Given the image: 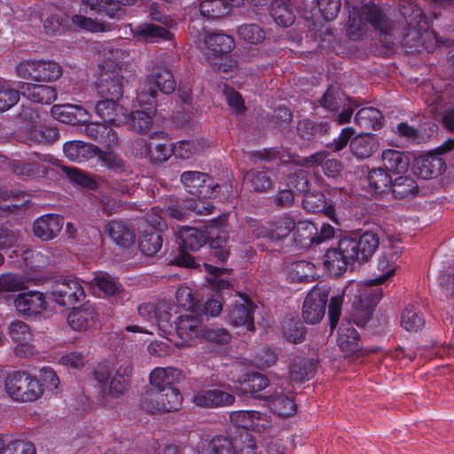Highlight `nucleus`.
Returning a JSON list of instances; mask_svg holds the SVG:
<instances>
[{"label": "nucleus", "mask_w": 454, "mask_h": 454, "mask_svg": "<svg viewBox=\"0 0 454 454\" xmlns=\"http://www.w3.org/2000/svg\"><path fill=\"white\" fill-rule=\"evenodd\" d=\"M21 258L24 262L26 268L31 270H37L43 269L49 264V257L44 255L42 252L27 249L23 251Z\"/></svg>", "instance_id": "69168bd1"}, {"label": "nucleus", "mask_w": 454, "mask_h": 454, "mask_svg": "<svg viewBox=\"0 0 454 454\" xmlns=\"http://www.w3.org/2000/svg\"><path fill=\"white\" fill-rule=\"evenodd\" d=\"M8 168L18 179L22 181L46 177L50 171V168L47 166L21 160H10Z\"/></svg>", "instance_id": "393cba45"}, {"label": "nucleus", "mask_w": 454, "mask_h": 454, "mask_svg": "<svg viewBox=\"0 0 454 454\" xmlns=\"http://www.w3.org/2000/svg\"><path fill=\"white\" fill-rule=\"evenodd\" d=\"M96 91L104 99L118 100L122 96L121 80L114 74H104L96 82Z\"/></svg>", "instance_id": "a19ab883"}, {"label": "nucleus", "mask_w": 454, "mask_h": 454, "mask_svg": "<svg viewBox=\"0 0 454 454\" xmlns=\"http://www.w3.org/2000/svg\"><path fill=\"white\" fill-rule=\"evenodd\" d=\"M399 11L403 21L391 20L384 11L372 3L360 8L353 7L349 12L347 32L352 40L360 39L370 24L379 33L380 41L387 47L402 46L408 52L431 51L430 38L436 35L429 30L424 11L410 0H400Z\"/></svg>", "instance_id": "f257e3e1"}, {"label": "nucleus", "mask_w": 454, "mask_h": 454, "mask_svg": "<svg viewBox=\"0 0 454 454\" xmlns=\"http://www.w3.org/2000/svg\"><path fill=\"white\" fill-rule=\"evenodd\" d=\"M94 281L98 288L107 296L117 295L123 290L122 285L108 274L98 275Z\"/></svg>", "instance_id": "0e129e2a"}, {"label": "nucleus", "mask_w": 454, "mask_h": 454, "mask_svg": "<svg viewBox=\"0 0 454 454\" xmlns=\"http://www.w3.org/2000/svg\"><path fill=\"white\" fill-rule=\"evenodd\" d=\"M444 168L445 161L436 153L419 156L412 164L413 173L423 179L435 178L443 172Z\"/></svg>", "instance_id": "4be33fe9"}, {"label": "nucleus", "mask_w": 454, "mask_h": 454, "mask_svg": "<svg viewBox=\"0 0 454 454\" xmlns=\"http://www.w3.org/2000/svg\"><path fill=\"white\" fill-rule=\"evenodd\" d=\"M243 180L249 188L256 192L269 191L273 184L271 171L268 168H256L246 171Z\"/></svg>", "instance_id": "e433bc0d"}, {"label": "nucleus", "mask_w": 454, "mask_h": 454, "mask_svg": "<svg viewBox=\"0 0 454 454\" xmlns=\"http://www.w3.org/2000/svg\"><path fill=\"white\" fill-rule=\"evenodd\" d=\"M256 417L254 411H235L230 413L231 422L239 428L242 429L240 437H245V432L254 427V419Z\"/></svg>", "instance_id": "052dcab7"}, {"label": "nucleus", "mask_w": 454, "mask_h": 454, "mask_svg": "<svg viewBox=\"0 0 454 454\" xmlns=\"http://www.w3.org/2000/svg\"><path fill=\"white\" fill-rule=\"evenodd\" d=\"M73 309L67 317V323L73 330L86 331L98 320V313L91 304L85 303L77 309L74 307Z\"/></svg>", "instance_id": "c85d7f7f"}, {"label": "nucleus", "mask_w": 454, "mask_h": 454, "mask_svg": "<svg viewBox=\"0 0 454 454\" xmlns=\"http://www.w3.org/2000/svg\"><path fill=\"white\" fill-rule=\"evenodd\" d=\"M318 101L322 107L332 113H337L344 103L339 89L333 86H329Z\"/></svg>", "instance_id": "bf43d9fd"}, {"label": "nucleus", "mask_w": 454, "mask_h": 454, "mask_svg": "<svg viewBox=\"0 0 454 454\" xmlns=\"http://www.w3.org/2000/svg\"><path fill=\"white\" fill-rule=\"evenodd\" d=\"M380 245L378 234L372 231L355 232L341 238L336 247L325 254L324 264L330 274L342 275L348 265L355 262H366L376 252Z\"/></svg>", "instance_id": "f03ea898"}, {"label": "nucleus", "mask_w": 454, "mask_h": 454, "mask_svg": "<svg viewBox=\"0 0 454 454\" xmlns=\"http://www.w3.org/2000/svg\"><path fill=\"white\" fill-rule=\"evenodd\" d=\"M378 146L375 137L368 132L355 137L349 144L351 153L358 159L371 157L377 151Z\"/></svg>", "instance_id": "37998d69"}, {"label": "nucleus", "mask_w": 454, "mask_h": 454, "mask_svg": "<svg viewBox=\"0 0 454 454\" xmlns=\"http://www.w3.org/2000/svg\"><path fill=\"white\" fill-rule=\"evenodd\" d=\"M383 168L392 176L401 175L408 170L410 159L404 153L394 149L382 152Z\"/></svg>", "instance_id": "58836bf2"}, {"label": "nucleus", "mask_w": 454, "mask_h": 454, "mask_svg": "<svg viewBox=\"0 0 454 454\" xmlns=\"http://www.w3.org/2000/svg\"><path fill=\"white\" fill-rule=\"evenodd\" d=\"M176 81L173 74L165 67L156 66L151 74L145 75L139 82L137 92L140 98H154L157 102L158 92L169 95L176 90Z\"/></svg>", "instance_id": "1a4fd4ad"}, {"label": "nucleus", "mask_w": 454, "mask_h": 454, "mask_svg": "<svg viewBox=\"0 0 454 454\" xmlns=\"http://www.w3.org/2000/svg\"><path fill=\"white\" fill-rule=\"evenodd\" d=\"M140 402L141 408L147 413L172 412L182 407L183 396L176 387H167L164 391L147 389Z\"/></svg>", "instance_id": "0eeeda50"}, {"label": "nucleus", "mask_w": 454, "mask_h": 454, "mask_svg": "<svg viewBox=\"0 0 454 454\" xmlns=\"http://www.w3.org/2000/svg\"><path fill=\"white\" fill-rule=\"evenodd\" d=\"M337 344L347 354H353L362 348L360 334L349 322L342 323L338 329Z\"/></svg>", "instance_id": "c9c22d12"}, {"label": "nucleus", "mask_w": 454, "mask_h": 454, "mask_svg": "<svg viewBox=\"0 0 454 454\" xmlns=\"http://www.w3.org/2000/svg\"><path fill=\"white\" fill-rule=\"evenodd\" d=\"M239 4L240 0H201L199 10L203 17L216 20L230 13Z\"/></svg>", "instance_id": "f704fd0d"}, {"label": "nucleus", "mask_w": 454, "mask_h": 454, "mask_svg": "<svg viewBox=\"0 0 454 454\" xmlns=\"http://www.w3.org/2000/svg\"><path fill=\"white\" fill-rule=\"evenodd\" d=\"M382 114L375 107H364L355 115V123L365 129L379 130L382 128Z\"/></svg>", "instance_id": "8fccbe9b"}, {"label": "nucleus", "mask_w": 454, "mask_h": 454, "mask_svg": "<svg viewBox=\"0 0 454 454\" xmlns=\"http://www.w3.org/2000/svg\"><path fill=\"white\" fill-rule=\"evenodd\" d=\"M27 281L20 273L5 272L0 274V294L14 293L27 288Z\"/></svg>", "instance_id": "864d4df0"}, {"label": "nucleus", "mask_w": 454, "mask_h": 454, "mask_svg": "<svg viewBox=\"0 0 454 454\" xmlns=\"http://www.w3.org/2000/svg\"><path fill=\"white\" fill-rule=\"evenodd\" d=\"M389 192L395 199H408L418 194L419 185L413 177L401 174L393 176Z\"/></svg>", "instance_id": "79ce46f5"}, {"label": "nucleus", "mask_w": 454, "mask_h": 454, "mask_svg": "<svg viewBox=\"0 0 454 454\" xmlns=\"http://www.w3.org/2000/svg\"><path fill=\"white\" fill-rule=\"evenodd\" d=\"M402 326L409 332H417L425 325V320L418 309L413 306L404 309L401 317Z\"/></svg>", "instance_id": "6e6d98bb"}, {"label": "nucleus", "mask_w": 454, "mask_h": 454, "mask_svg": "<svg viewBox=\"0 0 454 454\" xmlns=\"http://www.w3.org/2000/svg\"><path fill=\"white\" fill-rule=\"evenodd\" d=\"M314 264L307 261H298L293 263L290 276L297 282H310L314 279Z\"/></svg>", "instance_id": "13d9d810"}, {"label": "nucleus", "mask_w": 454, "mask_h": 454, "mask_svg": "<svg viewBox=\"0 0 454 454\" xmlns=\"http://www.w3.org/2000/svg\"><path fill=\"white\" fill-rule=\"evenodd\" d=\"M0 454H36V450L33 442L26 440L5 442L3 439Z\"/></svg>", "instance_id": "680f3d73"}, {"label": "nucleus", "mask_w": 454, "mask_h": 454, "mask_svg": "<svg viewBox=\"0 0 454 454\" xmlns=\"http://www.w3.org/2000/svg\"><path fill=\"white\" fill-rule=\"evenodd\" d=\"M16 309L24 317L40 315L47 307L45 295L38 291L20 293L14 300Z\"/></svg>", "instance_id": "aec40b11"}, {"label": "nucleus", "mask_w": 454, "mask_h": 454, "mask_svg": "<svg viewBox=\"0 0 454 454\" xmlns=\"http://www.w3.org/2000/svg\"><path fill=\"white\" fill-rule=\"evenodd\" d=\"M204 266L206 271L211 276L208 281L216 292L221 293L232 288L231 281L228 278H222L223 273L229 271L228 269L219 268L207 263H204Z\"/></svg>", "instance_id": "4d7b16f0"}, {"label": "nucleus", "mask_w": 454, "mask_h": 454, "mask_svg": "<svg viewBox=\"0 0 454 454\" xmlns=\"http://www.w3.org/2000/svg\"><path fill=\"white\" fill-rule=\"evenodd\" d=\"M330 128L327 121L316 122L310 119H302L297 123L296 132L303 141L325 144L323 137L329 132Z\"/></svg>", "instance_id": "bb28decb"}, {"label": "nucleus", "mask_w": 454, "mask_h": 454, "mask_svg": "<svg viewBox=\"0 0 454 454\" xmlns=\"http://www.w3.org/2000/svg\"><path fill=\"white\" fill-rule=\"evenodd\" d=\"M137 100L141 109L127 114V122H129L137 132L145 133L153 126V118L157 111V102L153 97L141 98L138 92H137Z\"/></svg>", "instance_id": "dca6fc26"}, {"label": "nucleus", "mask_w": 454, "mask_h": 454, "mask_svg": "<svg viewBox=\"0 0 454 454\" xmlns=\"http://www.w3.org/2000/svg\"><path fill=\"white\" fill-rule=\"evenodd\" d=\"M316 365L312 360L297 358L289 369V380L295 383L309 380L315 373Z\"/></svg>", "instance_id": "09e8293b"}, {"label": "nucleus", "mask_w": 454, "mask_h": 454, "mask_svg": "<svg viewBox=\"0 0 454 454\" xmlns=\"http://www.w3.org/2000/svg\"><path fill=\"white\" fill-rule=\"evenodd\" d=\"M283 338L294 344L301 343L307 334V329L298 318H288L283 321L281 325Z\"/></svg>", "instance_id": "603ef678"}, {"label": "nucleus", "mask_w": 454, "mask_h": 454, "mask_svg": "<svg viewBox=\"0 0 454 454\" xmlns=\"http://www.w3.org/2000/svg\"><path fill=\"white\" fill-rule=\"evenodd\" d=\"M394 273L395 268L390 267L379 278L369 279L368 286L361 290L358 294L354 296L353 307L356 310L364 312L367 316H370L383 295V292L380 287L372 288V286L382 284L387 278L393 276Z\"/></svg>", "instance_id": "9b49d317"}, {"label": "nucleus", "mask_w": 454, "mask_h": 454, "mask_svg": "<svg viewBox=\"0 0 454 454\" xmlns=\"http://www.w3.org/2000/svg\"><path fill=\"white\" fill-rule=\"evenodd\" d=\"M94 108L97 115L104 122H108L114 127L127 123V113H123V107L117 103V100L109 98L99 100Z\"/></svg>", "instance_id": "5701e85b"}, {"label": "nucleus", "mask_w": 454, "mask_h": 454, "mask_svg": "<svg viewBox=\"0 0 454 454\" xmlns=\"http://www.w3.org/2000/svg\"><path fill=\"white\" fill-rule=\"evenodd\" d=\"M184 378L183 372L175 367H156L149 374V381L155 391H164L167 387H175Z\"/></svg>", "instance_id": "cd10ccee"}, {"label": "nucleus", "mask_w": 454, "mask_h": 454, "mask_svg": "<svg viewBox=\"0 0 454 454\" xmlns=\"http://www.w3.org/2000/svg\"><path fill=\"white\" fill-rule=\"evenodd\" d=\"M303 208L308 212L312 213H324L325 216L336 222L335 207L330 201H327L326 196L322 192L309 191L303 195L302 200Z\"/></svg>", "instance_id": "473e14b6"}, {"label": "nucleus", "mask_w": 454, "mask_h": 454, "mask_svg": "<svg viewBox=\"0 0 454 454\" xmlns=\"http://www.w3.org/2000/svg\"><path fill=\"white\" fill-rule=\"evenodd\" d=\"M51 111L56 120L70 125L83 124L89 117V114L85 109L71 104L54 105Z\"/></svg>", "instance_id": "7c9ffc66"}, {"label": "nucleus", "mask_w": 454, "mask_h": 454, "mask_svg": "<svg viewBox=\"0 0 454 454\" xmlns=\"http://www.w3.org/2000/svg\"><path fill=\"white\" fill-rule=\"evenodd\" d=\"M199 454H236L235 441L223 435H215L201 442Z\"/></svg>", "instance_id": "a18cd8bd"}, {"label": "nucleus", "mask_w": 454, "mask_h": 454, "mask_svg": "<svg viewBox=\"0 0 454 454\" xmlns=\"http://www.w3.org/2000/svg\"><path fill=\"white\" fill-rule=\"evenodd\" d=\"M15 73L25 80L51 82L61 76L62 67L54 60L26 59L15 66Z\"/></svg>", "instance_id": "6e6552de"}, {"label": "nucleus", "mask_w": 454, "mask_h": 454, "mask_svg": "<svg viewBox=\"0 0 454 454\" xmlns=\"http://www.w3.org/2000/svg\"><path fill=\"white\" fill-rule=\"evenodd\" d=\"M241 386L245 392L249 393L250 396L254 399L266 401V396L269 393H271L270 389L262 393L270 385L269 379L260 372L247 374Z\"/></svg>", "instance_id": "4c0bfd02"}, {"label": "nucleus", "mask_w": 454, "mask_h": 454, "mask_svg": "<svg viewBox=\"0 0 454 454\" xmlns=\"http://www.w3.org/2000/svg\"><path fill=\"white\" fill-rule=\"evenodd\" d=\"M205 44L207 50L215 57H223L230 53L235 47L234 40L231 36L222 34L213 33L205 39Z\"/></svg>", "instance_id": "49530a36"}, {"label": "nucleus", "mask_w": 454, "mask_h": 454, "mask_svg": "<svg viewBox=\"0 0 454 454\" xmlns=\"http://www.w3.org/2000/svg\"><path fill=\"white\" fill-rule=\"evenodd\" d=\"M228 218L225 215L213 218L208 224L202 228L184 227L179 232L180 247L195 252L206 244L209 245L210 254L217 262H224L229 255L227 246L229 237L224 228Z\"/></svg>", "instance_id": "7ed1b4c3"}, {"label": "nucleus", "mask_w": 454, "mask_h": 454, "mask_svg": "<svg viewBox=\"0 0 454 454\" xmlns=\"http://www.w3.org/2000/svg\"><path fill=\"white\" fill-rule=\"evenodd\" d=\"M7 395L16 402H34L43 393L36 377L27 372L14 371L8 374L4 381Z\"/></svg>", "instance_id": "423d86ee"}, {"label": "nucleus", "mask_w": 454, "mask_h": 454, "mask_svg": "<svg viewBox=\"0 0 454 454\" xmlns=\"http://www.w3.org/2000/svg\"><path fill=\"white\" fill-rule=\"evenodd\" d=\"M100 150L98 146L81 140L66 142L63 145V153L71 161L82 163L96 156Z\"/></svg>", "instance_id": "2f4dec72"}, {"label": "nucleus", "mask_w": 454, "mask_h": 454, "mask_svg": "<svg viewBox=\"0 0 454 454\" xmlns=\"http://www.w3.org/2000/svg\"><path fill=\"white\" fill-rule=\"evenodd\" d=\"M138 315L146 321L155 323L159 326L160 319L164 314H170L164 304L145 302L137 308Z\"/></svg>", "instance_id": "5fc2aeb1"}, {"label": "nucleus", "mask_w": 454, "mask_h": 454, "mask_svg": "<svg viewBox=\"0 0 454 454\" xmlns=\"http://www.w3.org/2000/svg\"><path fill=\"white\" fill-rule=\"evenodd\" d=\"M393 176L383 168H373L367 176L368 191L375 195H381L390 191Z\"/></svg>", "instance_id": "c03bdc74"}, {"label": "nucleus", "mask_w": 454, "mask_h": 454, "mask_svg": "<svg viewBox=\"0 0 454 454\" xmlns=\"http://www.w3.org/2000/svg\"><path fill=\"white\" fill-rule=\"evenodd\" d=\"M64 217L57 214H46L35 220L34 235L43 241L55 239L62 230Z\"/></svg>", "instance_id": "412c9836"}, {"label": "nucleus", "mask_w": 454, "mask_h": 454, "mask_svg": "<svg viewBox=\"0 0 454 454\" xmlns=\"http://www.w3.org/2000/svg\"><path fill=\"white\" fill-rule=\"evenodd\" d=\"M136 0H82L81 11L87 14H105L110 19L120 20L124 14V6Z\"/></svg>", "instance_id": "f3484780"}, {"label": "nucleus", "mask_w": 454, "mask_h": 454, "mask_svg": "<svg viewBox=\"0 0 454 454\" xmlns=\"http://www.w3.org/2000/svg\"><path fill=\"white\" fill-rule=\"evenodd\" d=\"M9 333L12 340L17 343L16 353L24 355L32 354L34 347L31 345L32 333L29 326L23 321L16 320L9 326Z\"/></svg>", "instance_id": "72a5a7b5"}, {"label": "nucleus", "mask_w": 454, "mask_h": 454, "mask_svg": "<svg viewBox=\"0 0 454 454\" xmlns=\"http://www.w3.org/2000/svg\"><path fill=\"white\" fill-rule=\"evenodd\" d=\"M113 371L109 363H101L94 370V380L103 398L106 395L118 398L127 391L133 371L132 364L125 361L114 375Z\"/></svg>", "instance_id": "20e7f679"}, {"label": "nucleus", "mask_w": 454, "mask_h": 454, "mask_svg": "<svg viewBox=\"0 0 454 454\" xmlns=\"http://www.w3.org/2000/svg\"><path fill=\"white\" fill-rule=\"evenodd\" d=\"M160 319L159 329L166 335L170 336L169 340L175 341L176 347L192 346L196 340L200 339L203 324L201 320L192 315H181L174 321H170L171 315L164 314Z\"/></svg>", "instance_id": "39448f33"}, {"label": "nucleus", "mask_w": 454, "mask_h": 454, "mask_svg": "<svg viewBox=\"0 0 454 454\" xmlns=\"http://www.w3.org/2000/svg\"><path fill=\"white\" fill-rule=\"evenodd\" d=\"M294 231L296 235V239L300 242L314 245V238L317 234V227L315 223L309 221L296 222Z\"/></svg>", "instance_id": "338daca9"}, {"label": "nucleus", "mask_w": 454, "mask_h": 454, "mask_svg": "<svg viewBox=\"0 0 454 454\" xmlns=\"http://www.w3.org/2000/svg\"><path fill=\"white\" fill-rule=\"evenodd\" d=\"M180 179L185 191L199 199L215 198L221 192V185L203 172L184 171Z\"/></svg>", "instance_id": "9d476101"}, {"label": "nucleus", "mask_w": 454, "mask_h": 454, "mask_svg": "<svg viewBox=\"0 0 454 454\" xmlns=\"http://www.w3.org/2000/svg\"><path fill=\"white\" fill-rule=\"evenodd\" d=\"M269 408L279 417L294 416L297 411V405L292 393L284 394L283 391H273L266 396Z\"/></svg>", "instance_id": "c756f323"}, {"label": "nucleus", "mask_w": 454, "mask_h": 454, "mask_svg": "<svg viewBox=\"0 0 454 454\" xmlns=\"http://www.w3.org/2000/svg\"><path fill=\"white\" fill-rule=\"evenodd\" d=\"M114 126L108 122L89 121L83 122L82 131L86 137L106 147L113 148L118 145L117 133Z\"/></svg>", "instance_id": "6ab92c4d"}, {"label": "nucleus", "mask_w": 454, "mask_h": 454, "mask_svg": "<svg viewBox=\"0 0 454 454\" xmlns=\"http://www.w3.org/2000/svg\"><path fill=\"white\" fill-rule=\"evenodd\" d=\"M18 88L20 95L34 103L50 105L57 98L56 89L52 86L19 82Z\"/></svg>", "instance_id": "b1692460"}, {"label": "nucleus", "mask_w": 454, "mask_h": 454, "mask_svg": "<svg viewBox=\"0 0 454 454\" xmlns=\"http://www.w3.org/2000/svg\"><path fill=\"white\" fill-rule=\"evenodd\" d=\"M161 217H156L152 224L142 231L139 239V248L146 256H153L162 247V236L156 227L160 229Z\"/></svg>", "instance_id": "a878e982"}, {"label": "nucleus", "mask_w": 454, "mask_h": 454, "mask_svg": "<svg viewBox=\"0 0 454 454\" xmlns=\"http://www.w3.org/2000/svg\"><path fill=\"white\" fill-rule=\"evenodd\" d=\"M394 273L395 268L390 267L379 278L369 279L368 286L361 290L358 294L354 296L353 307L356 310L364 312L367 316H370L383 295V292L380 287L372 288V286L382 284L387 278L393 276Z\"/></svg>", "instance_id": "f8f14e48"}, {"label": "nucleus", "mask_w": 454, "mask_h": 454, "mask_svg": "<svg viewBox=\"0 0 454 454\" xmlns=\"http://www.w3.org/2000/svg\"><path fill=\"white\" fill-rule=\"evenodd\" d=\"M52 299L61 307L74 308L85 297L84 289L77 278H66L51 292Z\"/></svg>", "instance_id": "ddd939ff"}, {"label": "nucleus", "mask_w": 454, "mask_h": 454, "mask_svg": "<svg viewBox=\"0 0 454 454\" xmlns=\"http://www.w3.org/2000/svg\"><path fill=\"white\" fill-rule=\"evenodd\" d=\"M199 340H207L218 345H226L231 340V335L229 332L223 328L215 326L207 327L203 325L201 335Z\"/></svg>", "instance_id": "e2e57ef3"}, {"label": "nucleus", "mask_w": 454, "mask_h": 454, "mask_svg": "<svg viewBox=\"0 0 454 454\" xmlns=\"http://www.w3.org/2000/svg\"><path fill=\"white\" fill-rule=\"evenodd\" d=\"M270 226L271 227V239L274 240L282 239L294 231L296 220L291 214L285 213L270 220Z\"/></svg>", "instance_id": "3c124183"}, {"label": "nucleus", "mask_w": 454, "mask_h": 454, "mask_svg": "<svg viewBox=\"0 0 454 454\" xmlns=\"http://www.w3.org/2000/svg\"><path fill=\"white\" fill-rule=\"evenodd\" d=\"M237 32L241 39L250 43H259L265 38V32L256 24H242Z\"/></svg>", "instance_id": "774afa93"}, {"label": "nucleus", "mask_w": 454, "mask_h": 454, "mask_svg": "<svg viewBox=\"0 0 454 454\" xmlns=\"http://www.w3.org/2000/svg\"><path fill=\"white\" fill-rule=\"evenodd\" d=\"M106 230L113 241L120 247H129L134 241V234L121 221L112 220Z\"/></svg>", "instance_id": "de8ad7c7"}, {"label": "nucleus", "mask_w": 454, "mask_h": 454, "mask_svg": "<svg viewBox=\"0 0 454 454\" xmlns=\"http://www.w3.org/2000/svg\"><path fill=\"white\" fill-rule=\"evenodd\" d=\"M133 34L137 40L145 43H158L171 38L168 29L153 23H143L137 26Z\"/></svg>", "instance_id": "ea45409f"}, {"label": "nucleus", "mask_w": 454, "mask_h": 454, "mask_svg": "<svg viewBox=\"0 0 454 454\" xmlns=\"http://www.w3.org/2000/svg\"><path fill=\"white\" fill-rule=\"evenodd\" d=\"M328 296L329 291L322 288H313L307 294L302 306V317L307 324L316 325L323 319Z\"/></svg>", "instance_id": "2eb2a0df"}, {"label": "nucleus", "mask_w": 454, "mask_h": 454, "mask_svg": "<svg viewBox=\"0 0 454 454\" xmlns=\"http://www.w3.org/2000/svg\"><path fill=\"white\" fill-rule=\"evenodd\" d=\"M239 299L231 306L228 318L232 326H242L247 331L255 330L254 313L256 305L252 299L245 294L237 293Z\"/></svg>", "instance_id": "4468645a"}, {"label": "nucleus", "mask_w": 454, "mask_h": 454, "mask_svg": "<svg viewBox=\"0 0 454 454\" xmlns=\"http://www.w3.org/2000/svg\"><path fill=\"white\" fill-rule=\"evenodd\" d=\"M235 400L232 394L220 388L196 390L191 397L194 406L206 409L230 406Z\"/></svg>", "instance_id": "a211bd4d"}]
</instances>
